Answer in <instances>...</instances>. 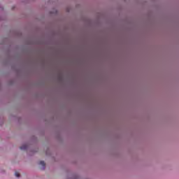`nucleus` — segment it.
<instances>
[{
    "label": "nucleus",
    "instance_id": "obj_1",
    "mask_svg": "<svg viewBox=\"0 0 179 179\" xmlns=\"http://www.w3.org/2000/svg\"><path fill=\"white\" fill-rule=\"evenodd\" d=\"M21 150H27L29 149V145H23L20 147Z\"/></svg>",
    "mask_w": 179,
    "mask_h": 179
},
{
    "label": "nucleus",
    "instance_id": "obj_2",
    "mask_svg": "<svg viewBox=\"0 0 179 179\" xmlns=\"http://www.w3.org/2000/svg\"><path fill=\"white\" fill-rule=\"evenodd\" d=\"M40 164L42 166V170H45V163L44 161H41Z\"/></svg>",
    "mask_w": 179,
    "mask_h": 179
},
{
    "label": "nucleus",
    "instance_id": "obj_3",
    "mask_svg": "<svg viewBox=\"0 0 179 179\" xmlns=\"http://www.w3.org/2000/svg\"><path fill=\"white\" fill-rule=\"evenodd\" d=\"M15 177H17V178H19V177H20V174L17 172H15Z\"/></svg>",
    "mask_w": 179,
    "mask_h": 179
},
{
    "label": "nucleus",
    "instance_id": "obj_4",
    "mask_svg": "<svg viewBox=\"0 0 179 179\" xmlns=\"http://www.w3.org/2000/svg\"><path fill=\"white\" fill-rule=\"evenodd\" d=\"M0 9L1 10H3V7L0 4Z\"/></svg>",
    "mask_w": 179,
    "mask_h": 179
}]
</instances>
